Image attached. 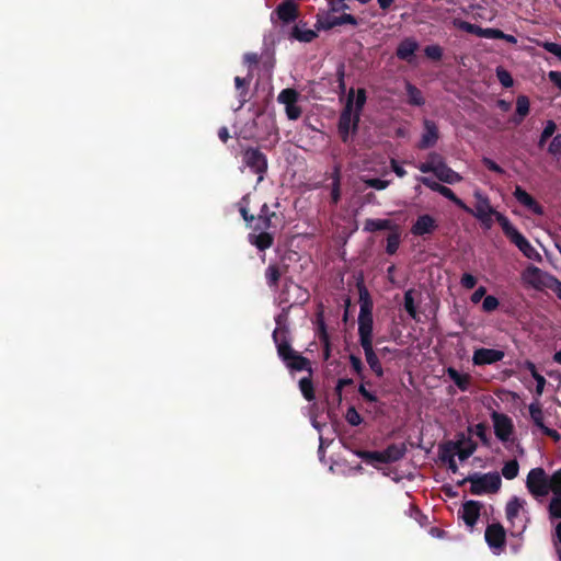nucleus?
Instances as JSON below:
<instances>
[{
	"label": "nucleus",
	"mask_w": 561,
	"mask_h": 561,
	"mask_svg": "<svg viewBox=\"0 0 561 561\" xmlns=\"http://www.w3.org/2000/svg\"><path fill=\"white\" fill-rule=\"evenodd\" d=\"M272 339L276 347L277 356L290 371H308L312 375L310 360L291 346L288 328H275Z\"/></svg>",
	"instance_id": "2"
},
{
	"label": "nucleus",
	"mask_w": 561,
	"mask_h": 561,
	"mask_svg": "<svg viewBox=\"0 0 561 561\" xmlns=\"http://www.w3.org/2000/svg\"><path fill=\"white\" fill-rule=\"evenodd\" d=\"M523 504L522 502L519 501L518 497L514 496L512 497L506 506H505V515H506V518L510 520V522H513L514 518H516L519 514V511L522 508Z\"/></svg>",
	"instance_id": "35"
},
{
	"label": "nucleus",
	"mask_w": 561,
	"mask_h": 561,
	"mask_svg": "<svg viewBox=\"0 0 561 561\" xmlns=\"http://www.w3.org/2000/svg\"><path fill=\"white\" fill-rule=\"evenodd\" d=\"M417 181H420L423 185H425L426 187H428L430 190H432L433 192H439V190L442 188V184L433 181L432 179L430 178H426V176H420L417 178Z\"/></svg>",
	"instance_id": "60"
},
{
	"label": "nucleus",
	"mask_w": 561,
	"mask_h": 561,
	"mask_svg": "<svg viewBox=\"0 0 561 561\" xmlns=\"http://www.w3.org/2000/svg\"><path fill=\"white\" fill-rule=\"evenodd\" d=\"M392 222L389 219H367L365 222V229L370 232L390 230Z\"/></svg>",
	"instance_id": "33"
},
{
	"label": "nucleus",
	"mask_w": 561,
	"mask_h": 561,
	"mask_svg": "<svg viewBox=\"0 0 561 561\" xmlns=\"http://www.w3.org/2000/svg\"><path fill=\"white\" fill-rule=\"evenodd\" d=\"M404 309L411 318L416 319L417 311H416V307L414 304L412 290H408L404 294Z\"/></svg>",
	"instance_id": "45"
},
{
	"label": "nucleus",
	"mask_w": 561,
	"mask_h": 561,
	"mask_svg": "<svg viewBox=\"0 0 561 561\" xmlns=\"http://www.w3.org/2000/svg\"><path fill=\"white\" fill-rule=\"evenodd\" d=\"M468 432L469 435H476L477 437H479V439L484 446H490L491 438L488 433V425L485 423H478L474 426H469Z\"/></svg>",
	"instance_id": "29"
},
{
	"label": "nucleus",
	"mask_w": 561,
	"mask_h": 561,
	"mask_svg": "<svg viewBox=\"0 0 561 561\" xmlns=\"http://www.w3.org/2000/svg\"><path fill=\"white\" fill-rule=\"evenodd\" d=\"M341 199V188H340V175L336 171V175L333 179L332 182V190H331V202L332 204L336 205Z\"/></svg>",
	"instance_id": "50"
},
{
	"label": "nucleus",
	"mask_w": 561,
	"mask_h": 561,
	"mask_svg": "<svg viewBox=\"0 0 561 561\" xmlns=\"http://www.w3.org/2000/svg\"><path fill=\"white\" fill-rule=\"evenodd\" d=\"M286 115L288 119L296 121L301 116V108L296 103L286 106Z\"/></svg>",
	"instance_id": "58"
},
{
	"label": "nucleus",
	"mask_w": 561,
	"mask_h": 561,
	"mask_svg": "<svg viewBox=\"0 0 561 561\" xmlns=\"http://www.w3.org/2000/svg\"><path fill=\"white\" fill-rule=\"evenodd\" d=\"M366 100L367 95L365 89L359 88L356 92V98L355 90L353 88L350 90L345 106L340 114L337 123L339 136L343 142H348L350 134L357 131L360 113L364 108Z\"/></svg>",
	"instance_id": "3"
},
{
	"label": "nucleus",
	"mask_w": 561,
	"mask_h": 561,
	"mask_svg": "<svg viewBox=\"0 0 561 561\" xmlns=\"http://www.w3.org/2000/svg\"><path fill=\"white\" fill-rule=\"evenodd\" d=\"M454 25L463 32H467L469 34H473V35H477L480 37L481 26H479L477 24H472V23H470L468 21H463V20H455Z\"/></svg>",
	"instance_id": "39"
},
{
	"label": "nucleus",
	"mask_w": 561,
	"mask_h": 561,
	"mask_svg": "<svg viewBox=\"0 0 561 561\" xmlns=\"http://www.w3.org/2000/svg\"><path fill=\"white\" fill-rule=\"evenodd\" d=\"M364 183L367 187H371L378 191L385 190L390 185V181L377 178L366 179L364 180Z\"/></svg>",
	"instance_id": "49"
},
{
	"label": "nucleus",
	"mask_w": 561,
	"mask_h": 561,
	"mask_svg": "<svg viewBox=\"0 0 561 561\" xmlns=\"http://www.w3.org/2000/svg\"><path fill=\"white\" fill-rule=\"evenodd\" d=\"M435 176L439 181L448 184H455L462 180V176L449 168L446 163L440 164L439 168H437Z\"/></svg>",
	"instance_id": "24"
},
{
	"label": "nucleus",
	"mask_w": 561,
	"mask_h": 561,
	"mask_svg": "<svg viewBox=\"0 0 561 561\" xmlns=\"http://www.w3.org/2000/svg\"><path fill=\"white\" fill-rule=\"evenodd\" d=\"M522 279L525 284L539 291H543L546 289L552 291L558 282L556 276L543 272L534 265H529L523 271Z\"/></svg>",
	"instance_id": "6"
},
{
	"label": "nucleus",
	"mask_w": 561,
	"mask_h": 561,
	"mask_svg": "<svg viewBox=\"0 0 561 561\" xmlns=\"http://www.w3.org/2000/svg\"><path fill=\"white\" fill-rule=\"evenodd\" d=\"M427 160L435 168H439L440 164L446 163L444 157L435 151L428 153Z\"/></svg>",
	"instance_id": "63"
},
{
	"label": "nucleus",
	"mask_w": 561,
	"mask_h": 561,
	"mask_svg": "<svg viewBox=\"0 0 561 561\" xmlns=\"http://www.w3.org/2000/svg\"><path fill=\"white\" fill-rule=\"evenodd\" d=\"M348 358H350V363H351V367H352L353 371L363 379L364 378V375H363L364 364H363L362 359L354 354H351Z\"/></svg>",
	"instance_id": "52"
},
{
	"label": "nucleus",
	"mask_w": 561,
	"mask_h": 561,
	"mask_svg": "<svg viewBox=\"0 0 561 561\" xmlns=\"http://www.w3.org/2000/svg\"><path fill=\"white\" fill-rule=\"evenodd\" d=\"M419 47V43L413 37H405L397 46L396 56L400 60L410 62Z\"/></svg>",
	"instance_id": "17"
},
{
	"label": "nucleus",
	"mask_w": 561,
	"mask_h": 561,
	"mask_svg": "<svg viewBox=\"0 0 561 561\" xmlns=\"http://www.w3.org/2000/svg\"><path fill=\"white\" fill-rule=\"evenodd\" d=\"M499 305V299L495 296L489 295L483 299L482 309L485 312H492L497 309Z\"/></svg>",
	"instance_id": "54"
},
{
	"label": "nucleus",
	"mask_w": 561,
	"mask_h": 561,
	"mask_svg": "<svg viewBox=\"0 0 561 561\" xmlns=\"http://www.w3.org/2000/svg\"><path fill=\"white\" fill-rule=\"evenodd\" d=\"M318 337L323 346V358L327 360L331 356V341L327 331V325L323 319L318 320Z\"/></svg>",
	"instance_id": "26"
},
{
	"label": "nucleus",
	"mask_w": 561,
	"mask_h": 561,
	"mask_svg": "<svg viewBox=\"0 0 561 561\" xmlns=\"http://www.w3.org/2000/svg\"><path fill=\"white\" fill-rule=\"evenodd\" d=\"M519 463L516 459L508 460L502 468V474L507 480H513L518 476Z\"/></svg>",
	"instance_id": "36"
},
{
	"label": "nucleus",
	"mask_w": 561,
	"mask_h": 561,
	"mask_svg": "<svg viewBox=\"0 0 561 561\" xmlns=\"http://www.w3.org/2000/svg\"><path fill=\"white\" fill-rule=\"evenodd\" d=\"M357 456L367 463H373L375 461L380 462V463H387L383 450L382 451L359 450V451H357Z\"/></svg>",
	"instance_id": "34"
},
{
	"label": "nucleus",
	"mask_w": 561,
	"mask_h": 561,
	"mask_svg": "<svg viewBox=\"0 0 561 561\" xmlns=\"http://www.w3.org/2000/svg\"><path fill=\"white\" fill-rule=\"evenodd\" d=\"M480 37L490 38V39H500V38L505 37V33L499 28L481 27Z\"/></svg>",
	"instance_id": "53"
},
{
	"label": "nucleus",
	"mask_w": 561,
	"mask_h": 561,
	"mask_svg": "<svg viewBox=\"0 0 561 561\" xmlns=\"http://www.w3.org/2000/svg\"><path fill=\"white\" fill-rule=\"evenodd\" d=\"M343 24H351L353 26H357L358 20L350 13H343L340 16L328 18L325 23L322 26L325 30H330V28H333L335 26H340Z\"/></svg>",
	"instance_id": "25"
},
{
	"label": "nucleus",
	"mask_w": 561,
	"mask_h": 561,
	"mask_svg": "<svg viewBox=\"0 0 561 561\" xmlns=\"http://www.w3.org/2000/svg\"><path fill=\"white\" fill-rule=\"evenodd\" d=\"M478 444L474 440H468V446L456 448L457 455L461 461L468 459L477 450Z\"/></svg>",
	"instance_id": "44"
},
{
	"label": "nucleus",
	"mask_w": 561,
	"mask_h": 561,
	"mask_svg": "<svg viewBox=\"0 0 561 561\" xmlns=\"http://www.w3.org/2000/svg\"><path fill=\"white\" fill-rule=\"evenodd\" d=\"M282 272L277 264H270L265 271L266 283L270 288L276 289L280 279Z\"/></svg>",
	"instance_id": "31"
},
{
	"label": "nucleus",
	"mask_w": 561,
	"mask_h": 561,
	"mask_svg": "<svg viewBox=\"0 0 561 561\" xmlns=\"http://www.w3.org/2000/svg\"><path fill=\"white\" fill-rule=\"evenodd\" d=\"M317 33L313 30H301L298 25H295L291 30L290 37L301 42L310 43L317 37Z\"/></svg>",
	"instance_id": "30"
},
{
	"label": "nucleus",
	"mask_w": 561,
	"mask_h": 561,
	"mask_svg": "<svg viewBox=\"0 0 561 561\" xmlns=\"http://www.w3.org/2000/svg\"><path fill=\"white\" fill-rule=\"evenodd\" d=\"M548 152L553 157L561 156V134L553 136L551 142L548 146Z\"/></svg>",
	"instance_id": "51"
},
{
	"label": "nucleus",
	"mask_w": 561,
	"mask_h": 561,
	"mask_svg": "<svg viewBox=\"0 0 561 561\" xmlns=\"http://www.w3.org/2000/svg\"><path fill=\"white\" fill-rule=\"evenodd\" d=\"M424 54L428 59L438 61L443 57V48L437 44L428 45L424 48Z\"/></svg>",
	"instance_id": "47"
},
{
	"label": "nucleus",
	"mask_w": 561,
	"mask_h": 561,
	"mask_svg": "<svg viewBox=\"0 0 561 561\" xmlns=\"http://www.w3.org/2000/svg\"><path fill=\"white\" fill-rule=\"evenodd\" d=\"M446 374L461 391L469 390L471 385V376L469 374H460L454 367H448Z\"/></svg>",
	"instance_id": "23"
},
{
	"label": "nucleus",
	"mask_w": 561,
	"mask_h": 561,
	"mask_svg": "<svg viewBox=\"0 0 561 561\" xmlns=\"http://www.w3.org/2000/svg\"><path fill=\"white\" fill-rule=\"evenodd\" d=\"M359 294V314H358V336L359 344L373 343L374 318L373 308L374 302L370 295L360 280L357 283Z\"/></svg>",
	"instance_id": "4"
},
{
	"label": "nucleus",
	"mask_w": 561,
	"mask_h": 561,
	"mask_svg": "<svg viewBox=\"0 0 561 561\" xmlns=\"http://www.w3.org/2000/svg\"><path fill=\"white\" fill-rule=\"evenodd\" d=\"M468 440H472L470 436H466L465 433H458L455 442L449 440L446 444L447 446L456 449L459 447L468 446Z\"/></svg>",
	"instance_id": "55"
},
{
	"label": "nucleus",
	"mask_w": 561,
	"mask_h": 561,
	"mask_svg": "<svg viewBox=\"0 0 561 561\" xmlns=\"http://www.w3.org/2000/svg\"><path fill=\"white\" fill-rule=\"evenodd\" d=\"M504 234L513 242L515 245H530L527 239L513 226L511 229L504 232Z\"/></svg>",
	"instance_id": "41"
},
{
	"label": "nucleus",
	"mask_w": 561,
	"mask_h": 561,
	"mask_svg": "<svg viewBox=\"0 0 561 561\" xmlns=\"http://www.w3.org/2000/svg\"><path fill=\"white\" fill-rule=\"evenodd\" d=\"M552 492L554 496H561V468L549 476V492Z\"/></svg>",
	"instance_id": "40"
},
{
	"label": "nucleus",
	"mask_w": 561,
	"mask_h": 561,
	"mask_svg": "<svg viewBox=\"0 0 561 561\" xmlns=\"http://www.w3.org/2000/svg\"><path fill=\"white\" fill-rule=\"evenodd\" d=\"M360 346L364 350L365 358L369 368L377 377L381 378L383 376V368L377 354L374 351L373 343L360 344Z\"/></svg>",
	"instance_id": "19"
},
{
	"label": "nucleus",
	"mask_w": 561,
	"mask_h": 561,
	"mask_svg": "<svg viewBox=\"0 0 561 561\" xmlns=\"http://www.w3.org/2000/svg\"><path fill=\"white\" fill-rule=\"evenodd\" d=\"M438 193L465 211H470V207H468L459 197H457V195L449 187L443 185Z\"/></svg>",
	"instance_id": "37"
},
{
	"label": "nucleus",
	"mask_w": 561,
	"mask_h": 561,
	"mask_svg": "<svg viewBox=\"0 0 561 561\" xmlns=\"http://www.w3.org/2000/svg\"><path fill=\"white\" fill-rule=\"evenodd\" d=\"M359 394L368 402L375 403L378 401V398L373 392L368 391L364 383H360L358 387Z\"/></svg>",
	"instance_id": "62"
},
{
	"label": "nucleus",
	"mask_w": 561,
	"mask_h": 561,
	"mask_svg": "<svg viewBox=\"0 0 561 561\" xmlns=\"http://www.w3.org/2000/svg\"><path fill=\"white\" fill-rule=\"evenodd\" d=\"M250 220L252 224L249 241L252 245L267 247L273 244L275 233L283 226L284 217L280 213L271 210L267 204H263L257 216Z\"/></svg>",
	"instance_id": "1"
},
{
	"label": "nucleus",
	"mask_w": 561,
	"mask_h": 561,
	"mask_svg": "<svg viewBox=\"0 0 561 561\" xmlns=\"http://www.w3.org/2000/svg\"><path fill=\"white\" fill-rule=\"evenodd\" d=\"M550 519H561V496H553L548 506Z\"/></svg>",
	"instance_id": "43"
},
{
	"label": "nucleus",
	"mask_w": 561,
	"mask_h": 561,
	"mask_svg": "<svg viewBox=\"0 0 561 561\" xmlns=\"http://www.w3.org/2000/svg\"><path fill=\"white\" fill-rule=\"evenodd\" d=\"M496 78L504 88H511L514 84L512 75L504 68H496Z\"/></svg>",
	"instance_id": "46"
},
{
	"label": "nucleus",
	"mask_w": 561,
	"mask_h": 561,
	"mask_svg": "<svg viewBox=\"0 0 561 561\" xmlns=\"http://www.w3.org/2000/svg\"><path fill=\"white\" fill-rule=\"evenodd\" d=\"M523 251L524 255L533 261L540 262L541 254L537 251V248H519Z\"/></svg>",
	"instance_id": "61"
},
{
	"label": "nucleus",
	"mask_w": 561,
	"mask_h": 561,
	"mask_svg": "<svg viewBox=\"0 0 561 561\" xmlns=\"http://www.w3.org/2000/svg\"><path fill=\"white\" fill-rule=\"evenodd\" d=\"M481 508L482 504L479 501L469 500L462 504L458 514L465 524L472 528L480 517Z\"/></svg>",
	"instance_id": "15"
},
{
	"label": "nucleus",
	"mask_w": 561,
	"mask_h": 561,
	"mask_svg": "<svg viewBox=\"0 0 561 561\" xmlns=\"http://www.w3.org/2000/svg\"><path fill=\"white\" fill-rule=\"evenodd\" d=\"M405 91L408 95V103L410 105L422 106L425 104L422 91L409 81L405 82Z\"/></svg>",
	"instance_id": "28"
},
{
	"label": "nucleus",
	"mask_w": 561,
	"mask_h": 561,
	"mask_svg": "<svg viewBox=\"0 0 561 561\" xmlns=\"http://www.w3.org/2000/svg\"><path fill=\"white\" fill-rule=\"evenodd\" d=\"M278 102L285 106L297 103L298 92L294 89L287 88L280 91L277 98Z\"/></svg>",
	"instance_id": "38"
},
{
	"label": "nucleus",
	"mask_w": 561,
	"mask_h": 561,
	"mask_svg": "<svg viewBox=\"0 0 561 561\" xmlns=\"http://www.w3.org/2000/svg\"><path fill=\"white\" fill-rule=\"evenodd\" d=\"M454 454H455V449L451 448L450 446H447V444H443L439 446V459L443 462L447 463L448 469L453 473H456V472H458V466L456 463Z\"/></svg>",
	"instance_id": "27"
},
{
	"label": "nucleus",
	"mask_w": 561,
	"mask_h": 561,
	"mask_svg": "<svg viewBox=\"0 0 561 561\" xmlns=\"http://www.w3.org/2000/svg\"><path fill=\"white\" fill-rule=\"evenodd\" d=\"M556 129L557 124L551 119L547 121L543 130L541 131V135L539 137L538 146L543 147L547 140L553 136Z\"/></svg>",
	"instance_id": "42"
},
{
	"label": "nucleus",
	"mask_w": 561,
	"mask_h": 561,
	"mask_svg": "<svg viewBox=\"0 0 561 561\" xmlns=\"http://www.w3.org/2000/svg\"><path fill=\"white\" fill-rule=\"evenodd\" d=\"M460 284L466 289H472L477 285V278L469 273H465L461 276Z\"/></svg>",
	"instance_id": "59"
},
{
	"label": "nucleus",
	"mask_w": 561,
	"mask_h": 561,
	"mask_svg": "<svg viewBox=\"0 0 561 561\" xmlns=\"http://www.w3.org/2000/svg\"><path fill=\"white\" fill-rule=\"evenodd\" d=\"M436 227V221L431 215H422L413 224L411 232L414 236H424L432 233Z\"/></svg>",
	"instance_id": "18"
},
{
	"label": "nucleus",
	"mask_w": 561,
	"mask_h": 561,
	"mask_svg": "<svg viewBox=\"0 0 561 561\" xmlns=\"http://www.w3.org/2000/svg\"><path fill=\"white\" fill-rule=\"evenodd\" d=\"M407 450V445L404 443L390 444L386 449H383L387 463L401 460L405 456Z\"/></svg>",
	"instance_id": "22"
},
{
	"label": "nucleus",
	"mask_w": 561,
	"mask_h": 561,
	"mask_svg": "<svg viewBox=\"0 0 561 561\" xmlns=\"http://www.w3.org/2000/svg\"><path fill=\"white\" fill-rule=\"evenodd\" d=\"M275 13L282 22L290 23L298 18V8L291 1H284L277 5Z\"/></svg>",
	"instance_id": "20"
},
{
	"label": "nucleus",
	"mask_w": 561,
	"mask_h": 561,
	"mask_svg": "<svg viewBox=\"0 0 561 561\" xmlns=\"http://www.w3.org/2000/svg\"><path fill=\"white\" fill-rule=\"evenodd\" d=\"M345 420L352 426H358L363 422V417L354 407L347 409Z\"/></svg>",
	"instance_id": "48"
},
{
	"label": "nucleus",
	"mask_w": 561,
	"mask_h": 561,
	"mask_svg": "<svg viewBox=\"0 0 561 561\" xmlns=\"http://www.w3.org/2000/svg\"><path fill=\"white\" fill-rule=\"evenodd\" d=\"M530 112V101L527 95L520 94L516 98V111L515 115L511 118V122L518 126Z\"/></svg>",
	"instance_id": "21"
},
{
	"label": "nucleus",
	"mask_w": 561,
	"mask_h": 561,
	"mask_svg": "<svg viewBox=\"0 0 561 561\" xmlns=\"http://www.w3.org/2000/svg\"><path fill=\"white\" fill-rule=\"evenodd\" d=\"M528 410L533 423L540 428L542 434L552 438L554 442H559L561 438L559 432L545 425V414L538 399L529 404Z\"/></svg>",
	"instance_id": "10"
},
{
	"label": "nucleus",
	"mask_w": 561,
	"mask_h": 561,
	"mask_svg": "<svg viewBox=\"0 0 561 561\" xmlns=\"http://www.w3.org/2000/svg\"><path fill=\"white\" fill-rule=\"evenodd\" d=\"M516 201L535 215H543V207L524 188L516 186L513 193Z\"/></svg>",
	"instance_id": "16"
},
{
	"label": "nucleus",
	"mask_w": 561,
	"mask_h": 561,
	"mask_svg": "<svg viewBox=\"0 0 561 561\" xmlns=\"http://www.w3.org/2000/svg\"><path fill=\"white\" fill-rule=\"evenodd\" d=\"M424 131L417 144V148L425 150L436 145L439 139V130L437 124L431 119H424L423 122Z\"/></svg>",
	"instance_id": "14"
},
{
	"label": "nucleus",
	"mask_w": 561,
	"mask_h": 561,
	"mask_svg": "<svg viewBox=\"0 0 561 561\" xmlns=\"http://www.w3.org/2000/svg\"><path fill=\"white\" fill-rule=\"evenodd\" d=\"M504 356L503 351L481 347L473 352L472 363L474 366L492 365L502 360Z\"/></svg>",
	"instance_id": "12"
},
{
	"label": "nucleus",
	"mask_w": 561,
	"mask_h": 561,
	"mask_svg": "<svg viewBox=\"0 0 561 561\" xmlns=\"http://www.w3.org/2000/svg\"><path fill=\"white\" fill-rule=\"evenodd\" d=\"M485 541L492 549H502L506 543V531L500 523H493L486 526Z\"/></svg>",
	"instance_id": "13"
},
{
	"label": "nucleus",
	"mask_w": 561,
	"mask_h": 561,
	"mask_svg": "<svg viewBox=\"0 0 561 561\" xmlns=\"http://www.w3.org/2000/svg\"><path fill=\"white\" fill-rule=\"evenodd\" d=\"M495 219L499 222V225L501 226L503 232L507 231L508 229H511L513 227V225L508 220V218L501 213H495Z\"/></svg>",
	"instance_id": "64"
},
{
	"label": "nucleus",
	"mask_w": 561,
	"mask_h": 561,
	"mask_svg": "<svg viewBox=\"0 0 561 561\" xmlns=\"http://www.w3.org/2000/svg\"><path fill=\"white\" fill-rule=\"evenodd\" d=\"M299 389L307 401H313L316 399L314 387L311 375L304 377L299 380Z\"/></svg>",
	"instance_id": "32"
},
{
	"label": "nucleus",
	"mask_w": 561,
	"mask_h": 561,
	"mask_svg": "<svg viewBox=\"0 0 561 561\" xmlns=\"http://www.w3.org/2000/svg\"><path fill=\"white\" fill-rule=\"evenodd\" d=\"M242 162L253 173L257 175V183L264 180L267 172L268 162L267 157L259 148L247 147L242 151Z\"/></svg>",
	"instance_id": "7"
},
{
	"label": "nucleus",
	"mask_w": 561,
	"mask_h": 561,
	"mask_svg": "<svg viewBox=\"0 0 561 561\" xmlns=\"http://www.w3.org/2000/svg\"><path fill=\"white\" fill-rule=\"evenodd\" d=\"M474 197V207L470 208L468 213L479 219L485 228H491L493 225V216L495 217V213L497 211L491 206L489 198L480 192H476Z\"/></svg>",
	"instance_id": "9"
},
{
	"label": "nucleus",
	"mask_w": 561,
	"mask_h": 561,
	"mask_svg": "<svg viewBox=\"0 0 561 561\" xmlns=\"http://www.w3.org/2000/svg\"><path fill=\"white\" fill-rule=\"evenodd\" d=\"M526 488L536 499L545 497L549 494V476L541 467L533 468L526 478Z\"/></svg>",
	"instance_id": "8"
},
{
	"label": "nucleus",
	"mask_w": 561,
	"mask_h": 561,
	"mask_svg": "<svg viewBox=\"0 0 561 561\" xmlns=\"http://www.w3.org/2000/svg\"><path fill=\"white\" fill-rule=\"evenodd\" d=\"M541 47L546 51L554 55L556 57H558L561 60V44L553 43V42H543L541 44Z\"/></svg>",
	"instance_id": "56"
},
{
	"label": "nucleus",
	"mask_w": 561,
	"mask_h": 561,
	"mask_svg": "<svg viewBox=\"0 0 561 561\" xmlns=\"http://www.w3.org/2000/svg\"><path fill=\"white\" fill-rule=\"evenodd\" d=\"M482 164L489 170V171H492V172H495L497 174H504L505 171L504 169L499 165L495 161H493L492 159L490 158H483L482 159Z\"/></svg>",
	"instance_id": "57"
},
{
	"label": "nucleus",
	"mask_w": 561,
	"mask_h": 561,
	"mask_svg": "<svg viewBox=\"0 0 561 561\" xmlns=\"http://www.w3.org/2000/svg\"><path fill=\"white\" fill-rule=\"evenodd\" d=\"M467 482H470V493L473 495L494 494L499 492L502 485L501 476L496 471L488 473L474 472L466 477L458 484L463 485Z\"/></svg>",
	"instance_id": "5"
},
{
	"label": "nucleus",
	"mask_w": 561,
	"mask_h": 561,
	"mask_svg": "<svg viewBox=\"0 0 561 561\" xmlns=\"http://www.w3.org/2000/svg\"><path fill=\"white\" fill-rule=\"evenodd\" d=\"M493 422L494 434L501 442H507L514 432V424L512 419L496 411L491 413Z\"/></svg>",
	"instance_id": "11"
}]
</instances>
